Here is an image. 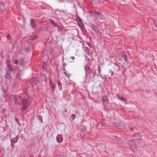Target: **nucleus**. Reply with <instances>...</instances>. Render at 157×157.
<instances>
[{"mask_svg":"<svg viewBox=\"0 0 157 157\" xmlns=\"http://www.w3.org/2000/svg\"><path fill=\"white\" fill-rule=\"evenodd\" d=\"M142 136L140 135H136L134 136L132 139V140L129 143V145L131 150L133 151H136L137 148L136 143L139 142Z\"/></svg>","mask_w":157,"mask_h":157,"instance_id":"f257e3e1","label":"nucleus"},{"mask_svg":"<svg viewBox=\"0 0 157 157\" xmlns=\"http://www.w3.org/2000/svg\"><path fill=\"white\" fill-rule=\"evenodd\" d=\"M90 13L91 15H93L97 19L101 20L103 18V15L102 14L92 10H90Z\"/></svg>","mask_w":157,"mask_h":157,"instance_id":"f03ea898","label":"nucleus"},{"mask_svg":"<svg viewBox=\"0 0 157 157\" xmlns=\"http://www.w3.org/2000/svg\"><path fill=\"white\" fill-rule=\"evenodd\" d=\"M23 106L22 107V110H24L27 108L29 105V102L26 99H24L22 101Z\"/></svg>","mask_w":157,"mask_h":157,"instance_id":"7ed1b4c3","label":"nucleus"},{"mask_svg":"<svg viewBox=\"0 0 157 157\" xmlns=\"http://www.w3.org/2000/svg\"><path fill=\"white\" fill-rule=\"evenodd\" d=\"M102 101L104 106L108 103V99L106 96H104L102 97Z\"/></svg>","mask_w":157,"mask_h":157,"instance_id":"20e7f679","label":"nucleus"},{"mask_svg":"<svg viewBox=\"0 0 157 157\" xmlns=\"http://www.w3.org/2000/svg\"><path fill=\"white\" fill-rule=\"evenodd\" d=\"M90 27L95 33H97L98 32V28L97 26L94 24H91Z\"/></svg>","mask_w":157,"mask_h":157,"instance_id":"39448f33","label":"nucleus"},{"mask_svg":"<svg viewBox=\"0 0 157 157\" xmlns=\"http://www.w3.org/2000/svg\"><path fill=\"white\" fill-rule=\"evenodd\" d=\"M57 142L58 143H61L63 140L62 136L60 135H58L56 138Z\"/></svg>","mask_w":157,"mask_h":157,"instance_id":"423d86ee","label":"nucleus"},{"mask_svg":"<svg viewBox=\"0 0 157 157\" xmlns=\"http://www.w3.org/2000/svg\"><path fill=\"white\" fill-rule=\"evenodd\" d=\"M10 69L9 70H7L6 71V74L5 75V77L6 78H10V75L9 74V73L10 72V71H12L13 70L12 68H11L10 67Z\"/></svg>","mask_w":157,"mask_h":157,"instance_id":"0eeeda50","label":"nucleus"},{"mask_svg":"<svg viewBox=\"0 0 157 157\" xmlns=\"http://www.w3.org/2000/svg\"><path fill=\"white\" fill-rule=\"evenodd\" d=\"M86 72L88 74H90L92 72V69L89 67H86V68H85Z\"/></svg>","mask_w":157,"mask_h":157,"instance_id":"6e6552de","label":"nucleus"},{"mask_svg":"<svg viewBox=\"0 0 157 157\" xmlns=\"http://www.w3.org/2000/svg\"><path fill=\"white\" fill-rule=\"evenodd\" d=\"M19 139V136H17L11 140V143H16Z\"/></svg>","mask_w":157,"mask_h":157,"instance_id":"1a4fd4ad","label":"nucleus"},{"mask_svg":"<svg viewBox=\"0 0 157 157\" xmlns=\"http://www.w3.org/2000/svg\"><path fill=\"white\" fill-rule=\"evenodd\" d=\"M30 24L32 27L35 28L36 26L35 23L34 22V21L33 19H30Z\"/></svg>","mask_w":157,"mask_h":157,"instance_id":"9d476101","label":"nucleus"},{"mask_svg":"<svg viewBox=\"0 0 157 157\" xmlns=\"http://www.w3.org/2000/svg\"><path fill=\"white\" fill-rule=\"evenodd\" d=\"M0 9L3 11L5 10V8L4 4L0 1Z\"/></svg>","mask_w":157,"mask_h":157,"instance_id":"9b49d317","label":"nucleus"},{"mask_svg":"<svg viewBox=\"0 0 157 157\" xmlns=\"http://www.w3.org/2000/svg\"><path fill=\"white\" fill-rule=\"evenodd\" d=\"M118 128L121 129H124L126 128V126L124 124L121 123L119 124Z\"/></svg>","mask_w":157,"mask_h":157,"instance_id":"f8f14e48","label":"nucleus"},{"mask_svg":"<svg viewBox=\"0 0 157 157\" xmlns=\"http://www.w3.org/2000/svg\"><path fill=\"white\" fill-rule=\"evenodd\" d=\"M121 56H122V57L124 59V60H125V61L126 62H127L128 61V60L127 58V56L124 53H123L122 54Z\"/></svg>","mask_w":157,"mask_h":157,"instance_id":"ddd939ff","label":"nucleus"},{"mask_svg":"<svg viewBox=\"0 0 157 157\" xmlns=\"http://www.w3.org/2000/svg\"><path fill=\"white\" fill-rule=\"evenodd\" d=\"M49 84L52 88L54 89L55 88V85L53 84L51 78L49 79Z\"/></svg>","mask_w":157,"mask_h":157,"instance_id":"4468645a","label":"nucleus"},{"mask_svg":"<svg viewBox=\"0 0 157 157\" xmlns=\"http://www.w3.org/2000/svg\"><path fill=\"white\" fill-rule=\"evenodd\" d=\"M49 21L51 22V24L53 25L54 26H56L57 24L52 19H49Z\"/></svg>","mask_w":157,"mask_h":157,"instance_id":"2eb2a0df","label":"nucleus"},{"mask_svg":"<svg viewBox=\"0 0 157 157\" xmlns=\"http://www.w3.org/2000/svg\"><path fill=\"white\" fill-rule=\"evenodd\" d=\"M21 100L22 99L20 98H17L15 101L18 104L20 105L21 104Z\"/></svg>","mask_w":157,"mask_h":157,"instance_id":"dca6fc26","label":"nucleus"},{"mask_svg":"<svg viewBox=\"0 0 157 157\" xmlns=\"http://www.w3.org/2000/svg\"><path fill=\"white\" fill-rule=\"evenodd\" d=\"M56 27H57L59 30L62 31L63 29V27L62 26L57 25Z\"/></svg>","mask_w":157,"mask_h":157,"instance_id":"f3484780","label":"nucleus"},{"mask_svg":"<svg viewBox=\"0 0 157 157\" xmlns=\"http://www.w3.org/2000/svg\"><path fill=\"white\" fill-rule=\"evenodd\" d=\"M41 29L44 31H46L47 30V27L44 25H42L41 27Z\"/></svg>","mask_w":157,"mask_h":157,"instance_id":"a211bd4d","label":"nucleus"},{"mask_svg":"<svg viewBox=\"0 0 157 157\" xmlns=\"http://www.w3.org/2000/svg\"><path fill=\"white\" fill-rule=\"evenodd\" d=\"M117 98H119V99L120 100L124 102H126V101L124 98L123 97H119V96L118 95H117Z\"/></svg>","mask_w":157,"mask_h":157,"instance_id":"6ab92c4d","label":"nucleus"},{"mask_svg":"<svg viewBox=\"0 0 157 157\" xmlns=\"http://www.w3.org/2000/svg\"><path fill=\"white\" fill-rule=\"evenodd\" d=\"M10 98L11 100L15 101L16 100L17 98H16L15 96L11 95L10 96Z\"/></svg>","mask_w":157,"mask_h":157,"instance_id":"aec40b11","label":"nucleus"},{"mask_svg":"<svg viewBox=\"0 0 157 157\" xmlns=\"http://www.w3.org/2000/svg\"><path fill=\"white\" fill-rule=\"evenodd\" d=\"M114 69L115 71H118L119 70V68L117 65H115L114 66Z\"/></svg>","mask_w":157,"mask_h":157,"instance_id":"412c9836","label":"nucleus"},{"mask_svg":"<svg viewBox=\"0 0 157 157\" xmlns=\"http://www.w3.org/2000/svg\"><path fill=\"white\" fill-rule=\"evenodd\" d=\"M40 77L41 78V81L44 80L46 79L45 76L43 74L41 75Z\"/></svg>","mask_w":157,"mask_h":157,"instance_id":"4be33fe9","label":"nucleus"},{"mask_svg":"<svg viewBox=\"0 0 157 157\" xmlns=\"http://www.w3.org/2000/svg\"><path fill=\"white\" fill-rule=\"evenodd\" d=\"M85 50L86 54H87L88 55H89L90 52L88 48L87 47H85Z\"/></svg>","mask_w":157,"mask_h":157,"instance_id":"5701e85b","label":"nucleus"},{"mask_svg":"<svg viewBox=\"0 0 157 157\" xmlns=\"http://www.w3.org/2000/svg\"><path fill=\"white\" fill-rule=\"evenodd\" d=\"M64 74L68 78V80H69V77L70 76V75L69 74H68L67 73L64 72Z\"/></svg>","mask_w":157,"mask_h":157,"instance_id":"b1692460","label":"nucleus"},{"mask_svg":"<svg viewBox=\"0 0 157 157\" xmlns=\"http://www.w3.org/2000/svg\"><path fill=\"white\" fill-rule=\"evenodd\" d=\"M77 19L78 21L79 22H80L81 24H82V21H81V19L80 18V17L78 16H77Z\"/></svg>","mask_w":157,"mask_h":157,"instance_id":"393cba45","label":"nucleus"},{"mask_svg":"<svg viewBox=\"0 0 157 157\" xmlns=\"http://www.w3.org/2000/svg\"><path fill=\"white\" fill-rule=\"evenodd\" d=\"M37 37V36L36 35H34L31 38V39L32 40H34L36 39Z\"/></svg>","mask_w":157,"mask_h":157,"instance_id":"a878e982","label":"nucleus"},{"mask_svg":"<svg viewBox=\"0 0 157 157\" xmlns=\"http://www.w3.org/2000/svg\"><path fill=\"white\" fill-rule=\"evenodd\" d=\"M46 63L45 62H44L43 63V65H42V67L44 69H45V67L46 66Z\"/></svg>","mask_w":157,"mask_h":157,"instance_id":"bb28decb","label":"nucleus"},{"mask_svg":"<svg viewBox=\"0 0 157 157\" xmlns=\"http://www.w3.org/2000/svg\"><path fill=\"white\" fill-rule=\"evenodd\" d=\"M115 139L118 142H119V143H121V140L118 137H117L116 136L115 137Z\"/></svg>","mask_w":157,"mask_h":157,"instance_id":"cd10ccee","label":"nucleus"},{"mask_svg":"<svg viewBox=\"0 0 157 157\" xmlns=\"http://www.w3.org/2000/svg\"><path fill=\"white\" fill-rule=\"evenodd\" d=\"M3 96L5 97L6 98L7 97V94L6 93V92L5 91H4L3 92Z\"/></svg>","mask_w":157,"mask_h":157,"instance_id":"c85d7f7f","label":"nucleus"},{"mask_svg":"<svg viewBox=\"0 0 157 157\" xmlns=\"http://www.w3.org/2000/svg\"><path fill=\"white\" fill-rule=\"evenodd\" d=\"M101 126H103V127H106V126H107V124L106 123H102L101 124Z\"/></svg>","mask_w":157,"mask_h":157,"instance_id":"c756f323","label":"nucleus"},{"mask_svg":"<svg viewBox=\"0 0 157 157\" xmlns=\"http://www.w3.org/2000/svg\"><path fill=\"white\" fill-rule=\"evenodd\" d=\"M13 62L15 64L17 65L18 63V60L16 59H15L13 60Z\"/></svg>","mask_w":157,"mask_h":157,"instance_id":"7c9ffc66","label":"nucleus"},{"mask_svg":"<svg viewBox=\"0 0 157 157\" xmlns=\"http://www.w3.org/2000/svg\"><path fill=\"white\" fill-rule=\"evenodd\" d=\"M56 82L57 83V84H58V86H61V83L60 81L59 80H57L56 81Z\"/></svg>","mask_w":157,"mask_h":157,"instance_id":"2f4dec72","label":"nucleus"},{"mask_svg":"<svg viewBox=\"0 0 157 157\" xmlns=\"http://www.w3.org/2000/svg\"><path fill=\"white\" fill-rule=\"evenodd\" d=\"M7 39L9 40H10L11 39V36L10 34H9L7 36Z\"/></svg>","mask_w":157,"mask_h":157,"instance_id":"473e14b6","label":"nucleus"},{"mask_svg":"<svg viewBox=\"0 0 157 157\" xmlns=\"http://www.w3.org/2000/svg\"><path fill=\"white\" fill-rule=\"evenodd\" d=\"M71 117L72 118L73 120H74L76 117V115L75 114H72L71 115Z\"/></svg>","mask_w":157,"mask_h":157,"instance_id":"72a5a7b5","label":"nucleus"},{"mask_svg":"<svg viewBox=\"0 0 157 157\" xmlns=\"http://www.w3.org/2000/svg\"><path fill=\"white\" fill-rule=\"evenodd\" d=\"M154 25H155V27L157 28V21H154Z\"/></svg>","mask_w":157,"mask_h":157,"instance_id":"f704fd0d","label":"nucleus"},{"mask_svg":"<svg viewBox=\"0 0 157 157\" xmlns=\"http://www.w3.org/2000/svg\"><path fill=\"white\" fill-rule=\"evenodd\" d=\"M26 91H27V89H25V88L23 90V93H24V94H27Z\"/></svg>","mask_w":157,"mask_h":157,"instance_id":"c9c22d12","label":"nucleus"},{"mask_svg":"<svg viewBox=\"0 0 157 157\" xmlns=\"http://www.w3.org/2000/svg\"><path fill=\"white\" fill-rule=\"evenodd\" d=\"M85 127H84L81 128V130L82 132H83L85 130Z\"/></svg>","mask_w":157,"mask_h":157,"instance_id":"e433bc0d","label":"nucleus"},{"mask_svg":"<svg viewBox=\"0 0 157 157\" xmlns=\"http://www.w3.org/2000/svg\"><path fill=\"white\" fill-rule=\"evenodd\" d=\"M59 88V90H61L62 89V86L61 85V86H58Z\"/></svg>","mask_w":157,"mask_h":157,"instance_id":"4c0bfd02","label":"nucleus"},{"mask_svg":"<svg viewBox=\"0 0 157 157\" xmlns=\"http://www.w3.org/2000/svg\"><path fill=\"white\" fill-rule=\"evenodd\" d=\"M95 1H96V2H98V1H99V0H93V3H95Z\"/></svg>","mask_w":157,"mask_h":157,"instance_id":"58836bf2","label":"nucleus"},{"mask_svg":"<svg viewBox=\"0 0 157 157\" xmlns=\"http://www.w3.org/2000/svg\"><path fill=\"white\" fill-rule=\"evenodd\" d=\"M10 62V60H9L8 59L6 60V63L7 64L9 63Z\"/></svg>","mask_w":157,"mask_h":157,"instance_id":"ea45409f","label":"nucleus"},{"mask_svg":"<svg viewBox=\"0 0 157 157\" xmlns=\"http://www.w3.org/2000/svg\"><path fill=\"white\" fill-rule=\"evenodd\" d=\"M71 58L72 59V60H74L75 59L74 57H71Z\"/></svg>","mask_w":157,"mask_h":157,"instance_id":"a19ab883","label":"nucleus"},{"mask_svg":"<svg viewBox=\"0 0 157 157\" xmlns=\"http://www.w3.org/2000/svg\"><path fill=\"white\" fill-rule=\"evenodd\" d=\"M56 157H61V156L60 155H57Z\"/></svg>","mask_w":157,"mask_h":157,"instance_id":"79ce46f5","label":"nucleus"},{"mask_svg":"<svg viewBox=\"0 0 157 157\" xmlns=\"http://www.w3.org/2000/svg\"><path fill=\"white\" fill-rule=\"evenodd\" d=\"M11 143V146H12L13 145V144H14V143Z\"/></svg>","mask_w":157,"mask_h":157,"instance_id":"37998d69","label":"nucleus"},{"mask_svg":"<svg viewBox=\"0 0 157 157\" xmlns=\"http://www.w3.org/2000/svg\"><path fill=\"white\" fill-rule=\"evenodd\" d=\"M111 72H112L111 76H112L113 74V72L112 71H111Z\"/></svg>","mask_w":157,"mask_h":157,"instance_id":"c03bdc74","label":"nucleus"},{"mask_svg":"<svg viewBox=\"0 0 157 157\" xmlns=\"http://www.w3.org/2000/svg\"><path fill=\"white\" fill-rule=\"evenodd\" d=\"M131 131H132V130H133V128H131Z\"/></svg>","mask_w":157,"mask_h":157,"instance_id":"a18cd8bd","label":"nucleus"},{"mask_svg":"<svg viewBox=\"0 0 157 157\" xmlns=\"http://www.w3.org/2000/svg\"><path fill=\"white\" fill-rule=\"evenodd\" d=\"M88 157H91V156H89Z\"/></svg>","mask_w":157,"mask_h":157,"instance_id":"49530a36","label":"nucleus"},{"mask_svg":"<svg viewBox=\"0 0 157 157\" xmlns=\"http://www.w3.org/2000/svg\"><path fill=\"white\" fill-rule=\"evenodd\" d=\"M79 157H82V156H80Z\"/></svg>","mask_w":157,"mask_h":157,"instance_id":"de8ad7c7","label":"nucleus"}]
</instances>
